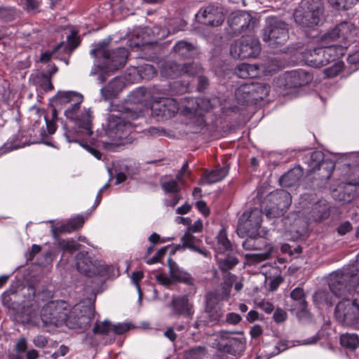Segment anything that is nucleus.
Listing matches in <instances>:
<instances>
[{"label":"nucleus","instance_id":"f257e3e1","mask_svg":"<svg viewBox=\"0 0 359 359\" xmlns=\"http://www.w3.org/2000/svg\"><path fill=\"white\" fill-rule=\"evenodd\" d=\"M347 274L333 277L329 287L332 293L337 297H344L335 308V318L339 323L346 326H355L359 323V296L346 282Z\"/></svg>","mask_w":359,"mask_h":359},{"label":"nucleus","instance_id":"f03ea898","mask_svg":"<svg viewBox=\"0 0 359 359\" xmlns=\"http://www.w3.org/2000/svg\"><path fill=\"white\" fill-rule=\"evenodd\" d=\"M344 54V48L339 43H323L321 37L318 47L308 48L302 53V59L307 65L319 68L327 65Z\"/></svg>","mask_w":359,"mask_h":359},{"label":"nucleus","instance_id":"7ed1b4c3","mask_svg":"<svg viewBox=\"0 0 359 359\" xmlns=\"http://www.w3.org/2000/svg\"><path fill=\"white\" fill-rule=\"evenodd\" d=\"M141 115L140 111H134L129 109L118 111L117 114H111L108 118V129L116 138L122 139L132 130L131 121L136 120Z\"/></svg>","mask_w":359,"mask_h":359},{"label":"nucleus","instance_id":"20e7f679","mask_svg":"<svg viewBox=\"0 0 359 359\" xmlns=\"http://www.w3.org/2000/svg\"><path fill=\"white\" fill-rule=\"evenodd\" d=\"M289 39L287 25L274 18L268 19L263 29V40L272 48L283 46Z\"/></svg>","mask_w":359,"mask_h":359},{"label":"nucleus","instance_id":"39448f33","mask_svg":"<svg viewBox=\"0 0 359 359\" xmlns=\"http://www.w3.org/2000/svg\"><path fill=\"white\" fill-rule=\"evenodd\" d=\"M105 42H100L95 45L90 50V55L94 57H101L105 60V65L112 69H118L126 62L128 51L126 48H118L116 50H109L106 48Z\"/></svg>","mask_w":359,"mask_h":359},{"label":"nucleus","instance_id":"423d86ee","mask_svg":"<svg viewBox=\"0 0 359 359\" xmlns=\"http://www.w3.org/2000/svg\"><path fill=\"white\" fill-rule=\"evenodd\" d=\"M68 312V305L65 302L51 301L42 307L40 317L46 325L60 326L65 323Z\"/></svg>","mask_w":359,"mask_h":359},{"label":"nucleus","instance_id":"0eeeda50","mask_svg":"<svg viewBox=\"0 0 359 359\" xmlns=\"http://www.w3.org/2000/svg\"><path fill=\"white\" fill-rule=\"evenodd\" d=\"M323 14L322 6L319 3H303L294 13L296 23L303 27H311L318 24Z\"/></svg>","mask_w":359,"mask_h":359},{"label":"nucleus","instance_id":"6e6552de","mask_svg":"<svg viewBox=\"0 0 359 359\" xmlns=\"http://www.w3.org/2000/svg\"><path fill=\"white\" fill-rule=\"evenodd\" d=\"M262 222V212L259 208L245 211L238 219L237 234L241 238L257 234Z\"/></svg>","mask_w":359,"mask_h":359},{"label":"nucleus","instance_id":"1a4fd4ad","mask_svg":"<svg viewBox=\"0 0 359 359\" xmlns=\"http://www.w3.org/2000/svg\"><path fill=\"white\" fill-rule=\"evenodd\" d=\"M94 308L91 305L76 304L70 315H67L66 325L72 329H86L94 317Z\"/></svg>","mask_w":359,"mask_h":359},{"label":"nucleus","instance_id":"9d476101","mask_svg":"<svg viewBox=\"0 0 359 359\" xmlns=\"http://www.w3.org/2000/svg\"><path fill=\"white\" fill-rule=\"evenodd\" d=\"M151 110L153 117L158 121H163L174 116L179 107L173 98L154 97Z\"/></svg>","mask_w":359,"mask_h":359},{"label":"nucleus","instance_id":"9b49d317","mask_svg":"<svg viewBox=\"0 0 359 359\" xmlns=\"http://www.w3.org/2000/svg\"><path fill=\"white\" fill-rule=\"evenodd\" d=\"M260 50L259 41L256 39L249 38L235 41L231 46L230 53L233 57L243 60L257 57Z\"/></svg>","mask_w":359,"mask_h":359},{"label":"nucleus","instance_id":"f8f14e48","mask_svg":"<svg viewBox=\"0 0 359 359\" xmlns=\"http://www.w3.org/2000/svg\"><path fill=\"white\" fill-rule=\"evenodd\" d=\"M304 162L308 165L309 172H314L322 168L325 171L323 177L326 179L330 178L334 170V165L332 162L324 160V154L320 151H316L304 155Z\"/></svg>","mask_w":359,"mask_h":359},{"label":"nucleus","instance_id":"ddd939ff","mask_svg":"<svg viewBox=\"0 0 359 359\" xmlns=\"http://www.w3.org/2000/svg\"><path fill=\"white\" fill-rule=\"evenodd\" d=\"M203 71L201 66L196 63L178 65L175 62L166 63L162 70V73L170 78H175L183 74L194 76L199 74Z\"/></svg>","mask_w":359,"mask_h":359},{"label":"nucleus","instance_id":"4468645a","mask_svg":"<svg viewBox=\"0 0 359 359\" xmlns=\"http://www.w3.org/2000/svg\"><path fill=\"white\" fill-rule=\"evenodd\" d=\"M198 22L211 27L221 25L224 21V15L218 7L208 6L201 9L196 15Z\"/></svg>","mask_w":359,"mask_h":359},{"label":"nucleus","instance_id":"2eb2a0df","mask_svg":"<svg viewBox=\"0 0 359 359\" xmlns=\"http://www.w3.org/2000/svg\"><path fill=\"white\" fill-rule=\"evenodd\" d=\"M102 267L99 261L93 260L87 252H81L76 255L77 270L87 276L100 274Z\"/></svg>","mask_w":359,"mask_h":359},{"label":"nucleus","instance_id":"dca6fc26","mask_svg":"<svg viewBox=\"0 0 359 359\" xmlns=\"http://www.w3.org/2000/svg\"><path fill=\"white\" fill-rule=\"evenodd\" d=\"M354 32L353 25L349 22H343L337 25L331 32H327L321 36L324 43H335L341 40H348L353 35Z\"/></svg>","mask_w":359,"mask_h":359},{"label":"nucleus","instance_id":"f3484780","mask_svg":"<svg viewBox=\"0 0 359 359\" xmlns=\"http://www.w3.org/2000/svg\"><path fill=\"white\" fill-rule=\"evenodd\" d=\"M170 306L175 314L189 318H193L194 313V305L187 294L173 297Z\"/></svg>","mask_w":359,"mask_h":359},{"label":"nucleus","instance_id":"a211bd4d","mask_svg":"<svg viewBox=\"0 0 359 359\" xmlns=\"http://www.w3.org/2000/svg\"><path fill=\"white\" fill-rule=\"evenodd\" d=\"M232 334H244L243 331L229 332L228 340L224 353L236 357H240L246 348V339L245 337H233Z\"/></svg>","mask_w":359,"mask_h":359},{"label":"nucleus","instance_id":"6ab92c4d","mask_svg":"<svg viewBox=\"0 0 359 359\" xmlns=\"http://www.w3.org/2000/svg\"><path fill=\"white\" fill-rule=\"evenodd\" d=\"M359 193V183L355 181L353 183H346L341 187L333 191V198L342 203L351 202Z\"/></svg>","mask_w":359,"mask_h":359},{"label":"nucleus","instance_id":"aec40b11","mask_svg":"<svg viewBox=\"0 0 359 359\" xmlns=\"http://www.w3.org/2000/svg\"><path fill=\"white\" fill-rule=\"evenodd\" d=\"M250 21V15L242 12L232 13L228 18V24L235 34L241 33L247 29Z\"/></svg>","mask_w":359,"mask_h":359},{"label":"nucleus","instance_id":"412c9836","mask_svg":"<svg viewBox=\"0 0 359 359\" xmlns=\"http://www.w3.org/2000/svg\"><path fill=\"white\" fill-rule=\"evenodd\" d=\"M311 80V75L302 69L291 72L287 74L286 77L287 85L294 88L305 86Z\"/></svg>","mask_w":359,"mask_h":359},{"label":"nucleus","instance_id":"4be33fe9","mask_svg":"<svg viewBox=\"0 0 359 359\" xmlns=\"http://www.w3.org/2000/svg\"><path fill=\"white\" fill-rule=\"evenodd\" d=\"M172 51L177 56L189 59L198 55V48L194 44L186 41H180L173 46Z\"/></svg>","mask_w":359,"mask_h":359},{"label":"nucleus","instance_id":"5701e85b","mask_svg":"<svg viewBox=\"0 0 359 359\" xmlns=\"http://www.w3.org/2000/svg\"><path fill=\"white\" fill-rule=\"evenodd\" d=\"M124 83L121 79L115 78L101 88L100 93L104 100H111L122 91Z\"/></svg>","mask_w":359,"mask_h":359},{"label":"nucleus","instance_id":"b1692460","mask_svg":"<svg viewBox=\"0 0 359 359\" xmlns=\"http://www.w3.org/2000/svg\"><path fill=\"white\" fill-rule=\"evenodd\" d=\"M263 88L260 85H253L251 83H243L238 87L235 91V96L238 102L244 103L255 97V90Z\"/></svg>","mask_w":359,"mask_h":359},{"label":"nucleus","instance_id":"393cba45","mask_svg":"<svg viewBox=\"0 0 359 359\" xmlns=\"http://www.w3.org/2000/svg\"><path fill=\"white\" fill-rule=\"evenodd\" d=\"M269 202L271 205L279 207L278 210H283L285 212L291 205L292 197L287 191L280 190L271 193Z\"/></svg>","mask_w":359,"mask_h":359},{"label":"nucleus","instance_id":"a878e982","mask_svg":"<svg viewBox=\"0 0 359 359\" xmlns=\"http://www.w3.org/2000/svg\"><path fill=\"white\" fill-rule=\"evenodd\" d=\"M269 202L271 205L279 207L278 210H283L285 212L291 205L292 197L287 191L280 190L271 193Z\"/></svg>","mask_w":359,"mask_h":359},{"label":"nucleus","instance_id":"bb28decb","mask_svg":"<svg viewBox=\"0 0 359 359\" xmlns=\"http://www.w3.org/2000/svg\"><path fill=\"white\" fill-rule=\"evenodd\" d=\"M84 223V218L82 216H77L70 219L67 224H62L56 228L52 226L51 232L54 238L57 237L58 233H71L81 228Z\"/></svg>","mask_w":359,"mask_h":359},{"label":"nucleus","instance_id":"cd10ccee","mask_svg":"<svg viewBox=\"0 0 359 359\" xmlns=\"http://www.w3.org/2000/svg\"><path fill=\"white\" fill-rule=\"evenodd\" d=\"M302 175L301 167L296 166L280 178V184L283 187H291L297 184Z\"/></svg>","mask_w":359,"mask_h":359},{"label":"nucleus","instance_id":"c85d7f7f","mask_svg":"<svg viewBox=\"0 0 359 359\" xmlns=\"http://www.w3.org/2000/svg\"><path fill=\"white\" fill-rule=\"evenodd\" d=\"M38 309L36 306L24 304L19 313L21 321L24 324H36L38 322Z\"/></svg>","mask_w":359,"mask_h":359},{"label":"nucleus","instance_id":"c756f323","mask_svg":"<svg viewBox=\"0 0 359 359\" xmlns=\"http://www.w3.org/2000/svg\"><path fill=\"white\" fill-rule=\"evenodd\" d=\"M229 332L226 330H221L213 333L210 336V346L219 352L224 353V348L228 340Z\"/></svg>","mask_w":359,"mask_h":359},{"label":"nucleus","instance_id":"7c9ffc66","mask_svg":"<svg viewBox=\"0 0 359 359\" xmlns=\"http://www.w3.org/2000/svg\"><path fill=\"white\" fill-rule=\"evenodd\" d=\"M168 264L170 274L175 280L180 281L188 285H191L193 283V278L190 274L181 270L175 262L169 259Z\"/></svg>","mask_w":359,"mask_h":359},{"label":"nucleus","instance_id":"2f4dec72","mask_svg":"<svg viewBox=\"0 0 359 359\" xmlns=\"http://www.w3.org/2000/svg\"><path fill=\"white\" fill-rule=\"evenodd\" d=\"M235 73L242 79L255 78L259 75V69L257 65L242 63L236 67Z\"/></svg>","mask_w":359,"mask_h":359},{"label":"nucleus","instance_id":"473e14b6","mask_svg":"<svg viewBox=\"0 0 359 359\" xmlns=\"http://www.w3.org/2000/svg\"><path fill=\"white\" fill-rule=\"evenodd\" d=\"M181 241L183 247L198 252L205 256L208 255V253L206 251L199 248V246L202 243L201 240L192 235L190 232H186L182 237Z\"/></svg>","mask_w":359,"mask_h":359},{"label":"nucleus","instance_id":"72a5a7b5","mask_svg":"<svg viewBox=\"0 0 359 359\" xmlns=\"http://www.w3.org/2000/svg\"><path fill=\"white\" fill-rule=\"evenodd\" d=\"M249 237L243 243V247L247 250H262L266 249V241L255 235H248Z\"/></svg>","mask_w":359,"mask_h":359},{"label":"nucleus","instance_id":"f704fd0d","mask_svg":"<svg viewBox=\"0 0 359 359\" xmlns=\"http://www.w3.org/2000/svg\"><path fill=\"white\" fill-rule=\"evenodd\" d=\"M273 247L266 245V251L263 253L246 254L245 255V263L248 265H253L266 260L271 256Z\"/></svg>","mask_w":359,"mask_h":359},{"label":"nucleus","instance_id":"c9c22d12","mask_svg":"<svg viewBox=\"0 0 359 359\" xmlns=\"http://www.w3.org/2000/svg\"><path fill=\"white\" fill-rule=\"evenodd\" d=\"M208 350L205 346H196L184 351V359H205Z\"/></svg>","mask_w":359,"mask_h":359},{"label":"nucleus","instance_id":"e433bc0d","mask_svg":"<svg viewBox=\"0 0 359 359\" xmlns=\"http://www.w3.org/2000/svg\"><path fill=\"white\" fill-rule=\"evenodd\" d=\"M291 298L294 301V306L299 311H304L306 308V296L303 289L300 287L294 288L291 294Z\"/></svg>","mask_w":359,"mask_h":359},{"label":"nucleus","instance_id":"4c0bfd02","mask_svg":"<svg viewBox=\"0 0 359 359\" xmlns=\"http://www.w3.org/2000/svg\"><path fill=\"white\" fill-rule=\"evenodd\" d=\"M110 6L113 15L117 20L129 15L130 10L125 7L123 0H111Z\"/></svg>","mask_w":359,"mask_h":359},{"label":"nucleus","instance_id":"58836bf2","mask_svg":"<svg viewBox=\"0 0 359 359\" xmlns=\"http://www.w3.org/2000/svg\"><path fill=\"white\" fill-rule=\"evenodd\" d=\"M229 169L223 167L217 170H212L205 175V180L208 184L217 183L222 180L228 174Z\"/></svg>","mask_w":359,"mask_h":359},{"label":"nucleus","instance_id":"ea45409f","mask_svg":"<svg viewBox=\"0 0 359 359\" xmlns=\"http://www.w3.org/2000/svg\"><path fill=\"white\" fill-rule=\"evenodd\" d=\"M340 344L344 347L354 350L359 345V337L356 334H344L340 337Z\"/></svg>","mask_w":359,"mask_h":359},{"label":"nucleus","instance_id":"a19ab883","mask_svg":"<svg viewBox=\"0 0 359 359\" xmlns=\"http://www.w3.org/2000/svg\"><path fill=\"white\" fill-rule=\"evenodd\" d=\"M78 127L83 130V133L87 135L90 136L93 134L91 128V116L89 112H85L82 117L77 121Z\"/></svg>","mask_w":359,"mask_h":359},{"label":"nucleus","instance_id":"79ce46f5","mask_svg":"<svg viewBox=\"0 0 359 359\" xmlns=\"http://www.w3.org/2000/svg\"><path fill=\"white\" fill-rule=\"evenodd\" d=\"M192 102L196 106L191 107L190 111L196 115H203L204 112L209 109L210 102L208 100L196 98L193 100Z\"/></svg>","mask_w":359,"mask_h":359},{"label":"nucleus","instance_id":"37998d69","mask_svg":"<svg viewBox=\"0 0 359 359\" xmlns=\"http://www.w3.org/2000/svg\"><path fill=\"white\" fill-rule=\"evenodd\" d=\"M206 313L210 323H217L223 316L224 311L219 306L215 307L210 306L208 304L206 307Z\"/></svg>","mask_w":359,"mask_h":359},{"label":"nucleus","instance_id":"c03bdc74","mask_svg":"<svg viewBox=\"0 0 359 359\" xmlns=\"http://www.w3.org/2000/svg\"><path fill=\"white\" fill-rule=\"evenodd\" d=\"M81 95L76 93V92H59L56 95V100L60 104H70L74 103L76 100V97H80Z\"/></svg>","mask_w":359,"mask_h":359},{"label":"nucleus","instance_id":"a18cd8bd","mask_svg":"<svg viewBox=\"0 0 359 359\" xmlns=\"http://www.w3.org/2000/svg\"><path fill=\"white\" fill-rule=\"evenodd\" d=\"M82 101V95L80 97H76V100H74V103L71 104V106L65 111V115L67 118L74 120L77 118V114L80 109V104Z\"/></svg>","mask_w":359,"mask_h":359},{"label":"nucleus","instance_id":"49530a36","mask_svg":"<svg viewBox=\"0 0 359 359\" xmlns=\"http://www.w3.org/2000/svg\"><path fill=\"white\" fill-rule=\"evenodd\" d=\"M218 250L224 252L231 250V243L227 238L225 231L221 230L217 236Z\"/></svg>","mask_w":359,"mask_h":359},{"label":"nucleus","instance_id":"de8ad7c7","mask_svg":"<svg viewBox=\"0 0 359 359\" xmlns=\"http://www.w3.org/2000/svg\"><path fill=\"white\" fill-rule=\"evenodd\" d=\"M330 5L338 10H348L354 6L358 0H328Z\"/></svg>","mask_w":359,"mask_h":359},{"label":"nucleus","instance_id":"09e8293b","mask_svg":"<svg viewBox=\"0 0 359 359\" xmlns=\"http://www.w3.org/2000/svg\"><path fill=\"white\" fill-rule=\"evenodd\" d=\"M161 186L165 193L178 194L180 190V187L177 180H170L168 181L161 182Z\"/></svg>","mask_w":359,"mask_h":359},{"label":"nucleus","instance_id":"8fccbe9b","mask_svg":"<svg viewBox=\"0 0 359 359\" xmlns=\"http://www.w3.org/2000/svg\"><path fill=\"white\" fill-rule=\"evenodd\" d=\"M348 278L350 279V285L358 294L359 296V262L355 263L353 266L351 270V275Z\"/></svg>","mask_w":359,"mask_h":359},{"label":"nucleus","instance_id":"3c124183","mask_svg":"<svg viewBox=\"0 0 359 359\" xmlns=\"http://www.w3.org/2000/svg\"><path fill=\"white\" fill-rule=\"evenodd\" d=\"M238 263V259L235 257H228L224 259H218L219 269L223 271L231 269Z\"/></svg>","mask_w":359,"mask_h":359},{"label":"nucleus","instance_id":"603ef678","mask_svg":"<svg viewBox=\"0 0 359 359\" xmlns=\"http://www.w3.org/2000/svg\"><path fill=\"white\" fill-rule=\"evenodd\" d=\"M344 62L338 61L335 62L332 67L326 68L323 71L325 78H333L337 76L343 69Z\"/></svg>","mask_w":359,"mask_h":359},{"label":"nucleus","instance_id":"864d4df0","mask_svg":"<svg viewBox=\"0 0 359 359\" xmlns=\"http://www.w3.org/2000/svg\"><path fill=\"white\" fill-rule=\"evenodd\" d=\"M112 326L109 321L97 322L93 327L95 334H107L111 330Z\"/></svg>","mask_w":359,"mask_h":359},{"label":"nucleus","instance_id":"5fc2aeb1","mask_svg":"<svg viewBox=\"0 0 359 359\" xmlns=\"http://www.w3.org/2000/svg\"><path fill=\"white\" fill-rule=\"evenodd\" d=\"M58 246L64 251L73 253L79 249L80 245L74 241L60 240L58 241Z\"/></svg>","mask_w":359,"mask_h":359},{"label":"nucleus","instance_id":"6e6d98bb","mask_svg":"<svg viewBox=\"0 0 359 359\" xmlns=\"http://www.w3.org/2000/svg\"><path fill=\"white\" fill-rule=\"evenodd\" d=\"M279 207L271 205L269 202L265 207L266 215L269 218H276L283 215L285 211L283 210H278Z\"/></svg>","mask_w":359,"mask_h":359},{"label":"nucleus","instance_id":"4d7b16f0","mask_svg":"<svg viewBox=\"0 0 359 359\" xmlns=\"http://www.w3.org/2000/svg\"><path fill=\"white\" fill-rule=\"evenodd\" d=\"M39 82L43 89L46 91L50 90L53 88V86L51 83L50 75L43 74Z\"/></svg>","mask_w":359,"mask_h":359},{"label":"nucleus","instance_id":"13d9d810","mask_svg":"<svg viewBox=\"0 0 359 359\" xmlns=\"http://www.w3.org/2000/svg\"><path fill=\"white\" fill-rule=\"evenodd\" d=\"M27 348V341L24 337L19 338L15 345V351L18 353H22L26 351Z\"/></svg>","mask_w":359,"mask_h":359},{"label":"nucleus","instance_id":"bf43d9fd","mask_svg":"<svg viewBox=\"0 0 359 359\" xmlns=\"http://www.w3.org/2000/svg\"><path fill=\"white\" fill-rule=\"evenodd\" d=\"M26 6L27 11L37 10L40 6L41 0H21Z\"/></svg>","mask_w":359,"mask_h":359},{"label":"nucleus","instance_id":"052dcab7","mask_svg":"<svg viewBox=\"0 0 359 359\" xmlns=\"http://www.w3.org/2000/svg\"><path fill=\"white\" fill-rule=\"evenodd\" d=\"M165 252L166 247L161 248L154 257L147 261V263L152 264L160 262V259L165 255Z\"/></svg>","mask_w":359,"mask_h":359},{"label":"nucleus","instance_id":"680f3d73","mask_svg":"<svg viewBox=\"0 0 359 359\" xmlns=\"http://www.w3.org/2000/svg\"><path fill=\"white\" fill-rule=\"evenodd\" d=\"M13 18V12L9 8H0V19L11 21Z\"/></svg>","mask_w":359,"mask_h":359},{"label":"nucleus","instance_id":"e2e57ef3","mask_svg":"<svg viewBox=\"0 0 359 359\" xmlns=\"http://www.w3.org/2000/svg\"><path fill=\"white\" fill-rule=\"evenodd\" d=\"M209 85V81L207 77L200 75L198 77L197 89L198 91H203Z\"/></svg>","mask_w":359,"mask_h":359},{"label":"nucleus","instance_id":"0e129e2a","mask_svg":"<svg viewBox=\"0 0 359 359\" xmlns=\"http://www.w3.org/2000/svg\"><path fill=\"white\" fill-rule=\"evenodd\" d=\"M241 317L236 313H229L226 315V321L232 325H236L241 321Z\"/></svg>","mask_w":359,"mask_h":359},{"label":"nucleus","instance_id":"69168bd1","mask_svg":"<svg viewBox=\"0 0 359 359\" xmlns=\"http://www.w3.org/2000/svg\"><path fill=\"white\" fill-rule=\"evenodd\" d=\"M197 209L205 217L210 215V210L204 201H199L196 203Z\"/></svg>","mask_w":359,"mask_h":359},{"label":"nucleus","instance_id":"338daca9","mask_svg":"<svg viewBox=\"0 0 359 359\" xmlns=\"http://www.w3.org/2000/svg\"><path fill=\"white\" fill-rule=\"evenodd\" d=\"M352 229V225L349 222H345L341 224L337 228V232L339 235H345Z\"/></svg>","mask_w":359,"mask_h":359},{"label":"nucleus","instance_id":"774afa93","mask_svg":"<svg viewBox=\"0 0 359 359\" xmlns=\"http://www.w3.org/2000/svg\"><path fill=\"white\" fill-rule=\"evenodd\" d=\"M273 319L276 323L283 322L287 317V313L282 309H276L273 313Z\"/></svg>","mask_w":359,"mask_h":359}]
</instances>
